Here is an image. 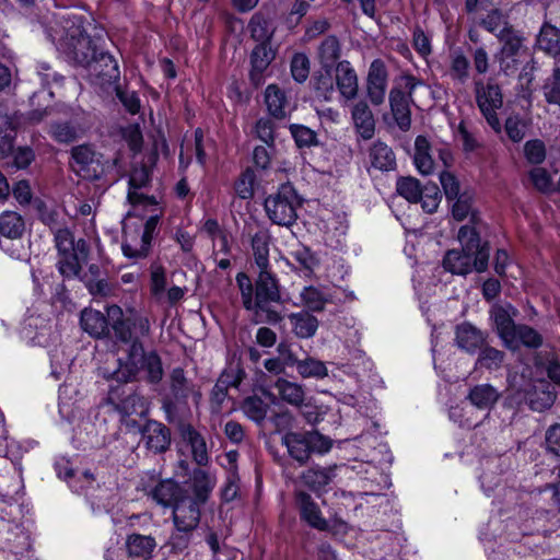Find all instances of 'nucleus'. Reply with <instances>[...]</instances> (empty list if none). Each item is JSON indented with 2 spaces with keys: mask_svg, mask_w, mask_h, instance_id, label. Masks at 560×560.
I'll return each instance as SVG.
<instances>
[{
  "mask_svg": "<svg viewBox=\"0 0 560 560\" xmlns=\"http://www.w3.org/2000/svg\"><path fill=\"white\" fill-rule=\"evenodd\" d=\"M81 16H60L48 31V36L56 44L57 49L69 60L84 67L97 70V65H104L108 69L104 73L108 81L119 77L118 65L110 55L97 54L96 46L84 34Z\"/></svg>",
  "mask_w": 560,
  "mask_h": 560,
  "instance_id": "obj_1",
  "label": "nucleus"
},
{
  "mask_svg": "<svg viewBox=\"0 0 560 560\" xmlns=\"http://www.w3.org/2000/svg\"><path fill=\"white\" fill-rule=\"evenodd\" d=\"M460 249H450L443 258V267L446 271L466 276L472 270L483 272L488 267L489 247L481 244L479 233L474 226L463 225L457 234Z\"/></svg>",
  "mask_w": 560,
  "mask_h": 560,
  "instance_id": "obj_2",
  "label": "nucleus"
},
{
  "mask_svg": "<svg viewBox=\"0 0 560 560\" xmlns=\"http://www.w3.org/2000/svg\"><path fill=\"white\" fill-rule=\"evenodd\" d=\"M168 393L161 400L165 420L172 424H183L190 415L189 399L198 407L202 393L200 386L187 378L180 368L173 369L168 375Z\"/></svg>",
  "mask_w": 560,
  "mask_h": 560,
  "instance_id": "obj_3",
  "label": "nucleus"
},
{
  "mask_svg": "<svg viewBox=\"0 0 560 560\" xmlns=\"http://www.w3.org/2000/svg\"><path fill=\"white\" fill-rule=\"evenodd\" d=\"M118 368L112 371L117 380L125 382L143 377L150 383H159L163 377V368L156 352H125V358H116V352H108Z\"/></svg>",
  "mask_w": 560,
  "mask_h": 560,
  "instance_id": "obj_4",
  "label": "nucleus"
},
{
  "mask_svg": "<svg viewBox=\"0 0 560 560\" xmlns=\"http://www.w3.org/2000/svg\"><path fill=\"white\" fill-rule=\"evenodd\" d=\"M115 336L125 343H130L131 350L145 347L143 338L150 330V322L145 316L131 312L124 318L122 310L118 305H110L106 310Z\"/></svg>",
  "mask_w": 560,
  "mask_h": 560,
  "instance_id": "obj_5",
  "label": "nucleus"
},
{
  "mask_svg": "<svg viewBox=\"0 0 560 560\" xmlns=\"http://www.w3.org/2000/svg\"><path fill=\"white\" fill-rule=\"evenodd\" d=\"M289 455L300 465L308 462L313 453L324 454L330 451L331 440L323 434L311 432H289L282 438Z\"/></svg>",
  "mask_w": 560,
  "mask_h": 560,
  "instance_id": "obj_6",
  "label": "nucleus"
},
{
  "mask_svg": "<svg viewBox=\"0 0 560 560\" xmlns=\"http://www.w3.org/2000/svg\"><path fill=\"white\" fill-rule=\"evenodd\" d=\"M300 205L301 201L294 188L287 184L282 185L276 194L266 198L265 210L273 223L290 226L298 218L296 209Z\"/></svg>",
  "mask_w": 560,
  "mask_h": 560,
  "instance_id": "obj_7",
  "label": "nucleus"
},
{
  "mask_svg": "<svg viewBox=\"0 0 560 560\" xmlns=\"http://www.w3.org/2000/svg\"><path fill=\"white\" fill-rule=\"evenodd\" d=\"M159 215L149 217L142 229L133 228L129 218L124 223L122 253L128 258L139 259L148 256L153 235L158 229Z\"/></svg>",
  "mask_w": 560,
  "mask_h": 560,
  "instance_id": "obj_8",
  "label": "nucleus"
},
{
  "mask_svg": "<svg viewBox=\"0 0 560 560\" xmlns=\"http://www.w3.org/2000/svg\"><path fill=\"white\" fill-rule=\"evenodd\" d=\"M556 398L557 394L551 385L546 381H538L536 383L528 382L520 388L512 386L508 402L510 406L527 404L533 411L541 412L549 409Z\"/></svg>",
  "mask_w": 560,
  "mask_h": 560,
  "instance_id": "obj_9",
  "label": "nucleus"
},
{
  "mask_svg": "<svg viewBox=\"0 0 560 560\" xmlns=\"http://www.w3.org/2000/svg\"><path fill=\"white\" fill-rule=\"evenodd\" d=\"M280 301V292L277 280L268 269L260 270L255 288V314L265 312V319L270 323L280 320L278 312L272 311L270 305Z\"/></svg>",
  "mask_w": 560,
  "mask_h": 560,
  "instance_id": "obj_10",
  "label": "nucleus"
},
{
  "mask_svg": "<svg viewBox=\"0 0 560 560\" xmlns=\"http://www.w3.org/2000/svg\"><path fill=\"white\" fill-rule=\"evenodd\" d=\"M476 102L490 127L495 131H501V124L498 117V109L503 105V96L500 86L493 81L486 84L482 81H476Z\"/></svg>",
  "mask_w": 560,
  "mask_h": 560,
  "instance_id": "obj_11",
  "label": "nucleus"
},
{
  "mask_svg": "<svg viewBox=\"0 0 560 560\" xmlns=\"http://www.w3.org/2000/svg\"><path fill=\"white\" fill-rule=\"evenodd\" d=\"M400 84L406 92L393 89L389 93V105L393 116L401 130H407L411 124L410 102L412 92L422 83L412 75H402Z\"/></svg>",
  "mask_w": 560,
  "mask_h": 560,
  "instance_id": "obj_12",
  "label": "nucleus"
},
{
  "mask_svg": "<svg viewBox=\"0 0 560 560\" xmlns=\"http://www.w3.org/2000/svg\"><path fill=\"white\" fill-rule=\"evenodd\" d=\"M103 156L92 147L83 144L72 149V159L79 166L78 172H84L85 177L100 178L115 165V161H103Z\"/></svg>",
  "mask_w": 560,
  "mask_h": 560,
  "instance_id": "obj_13",
  "label": "nucleus"
},
{
  "mask_svg": "<svg viewBox=\"0 0 560 560\" xmlns=\"http://www.w3.org/2000/svg\"><path fill=\"white\" fill-rule=\"evenodd\" d=\"M499 40L502 43L500 51L495 55V59L500 65L503 73L508 74L514 70L518 63V58L524 52L523 37L514 28L505 31Z\"/></svg>",
  "mask_w": 560,
  "mask_h": 560,
  "instance_id": "obj_14",
  "label": "nucleus"
},
{
  "mask_svg": "<svg viewBox=\"0 0 560 560\" xmlns=\"http://www.w3.org/2000/svg\"><path fill=\"white\" fill-rule=\"evenodd\" d=\"M517 314V310L510 303L494 304L490 310V318L500 338L508 347H512V343L515 342L514 331L517 326L514 324V318Z\"/></svg>",
  "mask_w": 560,
  "mask_h": 560,
  "instance_id": "obj_15",
  "label": "nucleus"
},
{
  "mask_svg": "<svg viewBox=\"0 0 560 560\" xmlns=\"http://www.w3.org/2000/svg\"><path fill=\"white\" fill-rule=\"evenodd\" d=\"M142 442L153 454L165 453L171 446V430L156 420H147L140 429Z\"/></svg>",
  "mask_w": 560,
  "mask_h": 560,
  "instance_id": "obj_16",
  "label": "nucleus"
},
{
  "mask_svg": "<svg viewBox=\"0 0 560 560\" xmlns=\"http://www.w3.org/2000/svg\"><path fill=\"white\" fill-rule=\"evenodd\" d=\"M52 325L50 320L37 315H31L24 320L23 328L21 330V337L30 340L27 343L30 347H49V340L51 339Z\"/></svg>",
  "mask_w": 560,
  "mask_h": 560,
  "instance_id": "obj_17",
  "label": "nucleus"
},
{
  "mask_svg": "<svg viewBox=\"0 0 560 560\" xmlns=\"http://www.w3.org/2000/svg\"><path fill=\"white\" fill-rule=\"evenodd\" d=\"M202 503L184 495L173 506V521L176 528L195 530L200 522V505Z\"/></svg>",
  "mask_w": 560,
  "mask_h": 560,
  "instance_id": "obj_18",
  "label": "nucleus"
},
{
  "mask_svg": "<svg viewBox=\"0 0 560 560\" xmlns=\"http://www.w3.org/2000/svg\"><path fill=\"white\" fill-rule=\"evenodd\" d=\"M387 70L384 62L380 59L372 61L368 78H366V93L368 97L373 105H381L387 91Z\"/></svg>",
  "mask_w": 560,
  "mask_h": 560,
  "instance_id": "obj_19",
  "label": "nucleus"
},
{
  "mask_svg": "<svg viewBox=\"0 0 560 560\" xmlns=\"http://www.w3.org/2000/svg\"><path fill=\"white\" fill-rule=\"evenodd\" d=\"M89 249L84 240L77 241V248L59 253L57 262L59 272L66 278H74L79 275L82 264L88 259Z\"/></svg>",
  "mask_w": 560,
  "mask_h": 560,
  "instance_id": "obj_20",
  "label": "nucleus"
},
{
  "mask_svg": "<svg viewBox=\"0 0 560 560\" xmlns=\"http://www.w3.org/2000/svg\"><path fill=\"white\" fill-rule=\"evenodd\" d=\"M156 547V539L152 535L133 532L125 538V548L130 560H150Z\"/></svg>",
  "mask_w": 560,
  "mask_h": 560,
  "instance_id": "obj_21",
  "label": "nucleus"
},
{
  "mask_svg": "<svg viewBox=\"0 0 560 560\" xmlns=\"http://www.w3.org/2000/svg\"><path fill=\"white\" fill-rule=\"evenodd\" d=\"M336 85L340 97L345 103L357 97L359 92V81L354 69L350 62L341 61L336 68Z\"/></svg>",
  "mask_w": 560,
  "mask_h": 560,
  "instance_id": "obj_22",
  "label": "nucleus"
},
{
  "mask_svg": "<svg viewBox=\"0 0 560 560\" xmlns=\"http://www.w3.org/2000/svg\"><path fill=\"white\" fill-rule=\"evenodd\" d=\"M295 501L303 521H305L311 527L318 530L328 529L327 521L322 516L318 505L313 501L308 493L298 491L295 493Z\"/></svg>",
  "mask_w": 560,
  "mask_h": 560,
  "instance_id": "obj_23",
  "label": "nucleus"
},
{
  "mask_svg": "<svg viewBox=\"0 0 560 560\" xmlns=\"http://www.w3.org/2000/svg\"><path fill=\"white\" fill-rule=\"evenodd\" d=\"M151 498L164 508L174 506L185 493L180 486L172 479L159 481L151 490Z\"/></svg>",
  "mask_w": 560,
  "mask_h": 560,
  "instance_id": "obj_24",
  "label": "nucleus"
},
{
  "mask_svg": "<svg viewBox=\"0 0 560 560\" xmlns=\"http://www.w3.org/2000/svg\"><path fill=\"white\" fill-rule=\"evenodd\" d=\"M351 116L358 133L365 140L371 139L375 132L374 116L364 101H359L351 108Z\"/></svg>",
  "mask_w": 560,
  "mask_h": 560,
  "instance_id": "obj_25",
  "label": "nucleus"
},
{
  "mask_svg": "<svg viewBox=\"0 0 560 560\" xmlns=\"http://www.w3.org/2000/svg\"><path fill=\"white\" fill-rule=\"evenodd\" d=\"M149 183V172L145 167L135 168L129 178L128 200L131 205H150L155 206L156 202L153 198L144 196L139 192V189Z\"/></svg>",
  "mask_w": 560,
  "mask_h": 560,
  "instance_id": "obj_26",
  "label": "nucleus"
},
{
  "mask_svg": "<svg viewBox=\"0 0 560 560\" xmlns=\"http://www.w3.org/2000/svg\"><path fill=\"white\" fill-rule=\"evenodd\" d=\"M455 340L462 350L481 349L486 346L485 334L469 323H464L456 328Z\"/></svg>",
  "mask_w": 560,
  "mask_h": 560,
  "instance_id": "obj_27",
  "label": "nucleus"
},
{
  "mask_svg": "<svg viewBox=\"0 0 560 560\" xmlns=\"http://www.w3.org/2000/svg\"><path fill=\"white\" fill-rule=\"evenodd\" d=\"M81 327L84 331L95 338H101L108 332V317L106 318L103 313L92 308H85L81 312Z\"/></svg>",
  "mask_w": 560,
  "mask_h": 560,
  "instance_id": "obj_28",
  "label": "nucleus"
},
{
  "mask_svg": "<svg viewBox=\"0 0 560 560\" xmlns=\"http://www.w3.org/2000/svg\"><path fill=\"white\" fill-rule=\"evenodd\" d=\"M415 156L413 162L417 170L423 175H430L435 170V160L432 155V147L428 139L423 136H418L415 141Z\"/></svg>",
  "mask_w": 560,
  "mask_h": 560,
  "instance_id": "obj_29",
  "label": "nucleus"
},
{
  "mask_svg": "<svg viewBox=\"0 0 560 560\" xmlns=\"http://www.w3.org/2000/svg\"><path fill=\"white\" fill-rule=\"evenodd\" d=\"M500 398V393L490 384H479L470 388L467 399L480 410H490Z\"/></svg>",
  "mask_w": 560,
  "mask_h": 560,
  "instance_id": "obj_30",
  "label": "nucleus"
},
{
  "mask_svg": "<svg viewBox=\"0 0 560 560\" xmlns=\"http://www.w3.org/2000/svg\"><path fill=\"white\" fill-rule=\"evenodd\" d=\"M214 486L215 478L207 470L197 468L192 471L190 488L195 494L194 500L206 503Z\"/></svg>",
  "mask_w": 560,
  "mask_h": 560,
  "instance_id": "obj_31",
  "label": "nucleus"
},
{
  "mask_svg": "<svg viewBox=\"0 0 560 560\" xmlns=\"http://www.w3.org/2000/svg\"><path fill=\"white\" fill-rule=\"evenodd\" d=\"M182 425V436L190 445L192 458L199 466H205L208 463V452L205 439L196 431L190 424Z\"/></svg>",
  "mask_w": 560,
  "mask_h": 560,
  "instance_id": "obj_32",
  "label": "nucleus"
},
{
  "mask_svg": "<svg viewBox=\"0 0 560 560\" xmlns=\"http://www.w3.org/2000/svg\"><path fill=\"white\" fill-rule=\"evenodd\" d=\"M537 44L546 54L552 57L560 56V22L559 25L546 22L540 30Z\"/></svg>",
  "mask_w": 560,
  "mask_h": 560,
  "instance_id": "obj_33",
  "label": "nucleus"
},
{
  "mask_svg": "<svg viewBox=\"0 0 560 560\" xmlns=\"http://www.w3.org/2000/svg\"><path fill=\"white\" fill-rule=\"evenodd\" d=\"M252 72L250 78L255 84L261 83V74L267 69L275 54L268 44H258L252 52Z\"/></svg>",
  "mask_w": 560,
  "mask_h": 560,
  "instance_id": "obj_34",
  "label": "nucleus"
},
{
  "mask_svg": "<svg viewBox=\"0 0 560 560\" xmlns=\"http://www.w3.org/2000/svg\"><path fill=\"white\" fill-rule=\"evenodd\" d=\"M289 320L294 335L299 338H311L318 328V319L305 311L291 314Z\"/></svg>",
  "mask_w": 560,
  "mask_h": 560,
  "instance_id": "obj_35",
  "label": "nucleus"
},
{
  "mask_svg": "<svg viewBox=\"0 0 560 560\" xmlns=\"http://www.w3.org/2000/svg\"><path fill=\"white\" fill-rule=\"evenodd\" d=\"M452 201V215L457 221H463L466 218L470 219V222L478 224L479 214L472 208L474 196L469 191H463L460 196L455 197Z\"/></svg>",
  "mask_w": 560,
  "mask_h": 560,
  "instance_id": "obj_36",
  "label": "nucleus"
},
{
  "mask_svg": "<svg viewBox=\"0 0 560 560\" xmlns=\"http://www.w3.org/2000/svg\"><path fill=\"white\" fill-rule=\"evenodd\" d=\"M108 402L113 404L115 410H117L124 418H129L131 415L145 416L148 412V406L144 397L136 393L127 395L117 404H114L112 398H108Z\"/></svg>",
  "mask_w": 560,
  "mask_h": 560,
  "instance_id": "obj_37",
  "label": "nucleus"
},
{
  "mask_svg": "<svg viewBox=\"0 0 560 560\" xmlns=\"http://www.w3.org/2000/svg\"><path fill=\"white\" fill-rule=\"evenodd\" d=\"M271 236L267 231H258L252 240L255 262L259 270L269 268V249Z\"/></svg>",
  "mask_w": 560,
  "mask_h": 560,
  "instance_id": "obj_38",
  "label": "nucleus"
},
{
  "mask_svg": "<svg viewBox=\"0 0 560 560\" xmlns=\"http://www.w3.org/2000/svg\"><path fill=\"white\" fill-rule=\"evenodd\" d=\"M335 477V467H312L301 475L303 482L313 491L325 488Z\"/></svg>",
  "mask_w": 560,
  "mask_h": 560,
  "instance_id": "obj_39",
  "label": "nucleus"
},
{
  "mask_svg": "<svg viewBox=\"0 0 560 560\" xmlns=\"http://www.w3.org/2000/svg\"><path fill=\"white\" fill-rule=\"evenodd\" d=\"M24 220L15 211H4L0 214V234L4 237L15 240L24 232Z\"/></svg>",
  "mask_w": 560,
  "mask_h": 560,
  "instance_id": "obj_40",
  "label": "nucleus"
},
{
  "mask_svg": "<svg viewBox=\"0 0 560 560\" xmlns=\"http://www.w3.org/2000/svg\"><path fill=\"white\" fill-rule=\"evenodd\" d=\"M275 388L277 389L281 399L285 402L296 407L303 405L305 399V392L301 385L284 378H279L275 383Z\"/></svg>",
  "mask_w": 560,
  "mask_h": 560,
  "instance_id": "obj_41",
  "label": "nucleus"
},
{
  "mask_svg": "<svg viewBox=\"0 0 560 560\" xmlns=\"http://www.w3.org/2000/svg\"><path fill=\"white\" fill-rule=\"evenodd\" d=\"M372 165L381 171H389L395 166V154L384 142H375L370 150Z\"/></svg>",
  "mask_w": 560,
  "mask_h": 560,
  "instance_id": "obj_42",
  "label": "nucleus"
},
{
  "mask_svg": "<svg viewBox=\"0 0 560 560\" xmlns=\"http://www.w3.org/2000/svg\"><path fill=\"white\" fill-rule=\"evenodd\" d=\"M448 75L460 84L466 83L469 79V60L460 49L450 54Z\"/></svg>",
  "mask_w": 560,
  "mask_h": 560,
  "instance_id": "obj_43",
  "label": "nucleus"
},
{
  "mask_svg": "<svg viewBox=\"0 0 560 560\" xmlns=\"http://www.w3.org/2000/svg\"><path fill=\"white\" fill-rule=\"evenodd\" d=\"M267 109L276 118L285 116L287 100L284 93L277 85H268L265 91Z\"/></svg>",
  "mask_w": 560,
  "mask_h": 560,
  "instance_id": "obj_44",
  "label": "nucleus"
},
{
  "mask_svg": "<svg viewBox=\"0 0 560 560\" xmlns=\"http://www.w3.org/2000/svg\"><path fill=\"white\" fill-rule=\"evenodd\" d=\"M166 284L165 269L160 265H152L150 268V293L155 303L164 302Z\"/></svg>",
  "mask_w": 560,
  "mask_h": 560,
  "instance_id": "obj_45",
  "label": "nucleus"
},
{
  "mask_svg": "<svg viewBox=\"0 0 560 560\" xmlns=\"http://www.w3.org/2000/svg\"><path fill=\"white\" fill-rule=\"evenodd\" d=\"M318 58L322 66L326 69L331 68L340 58V45L336 37H326L319 48Z\"/></svg>",
  "mask_w": 560,
  "mask_h": 560,
  "instance_id": "obj_46",
  "label": "nucleus"
},
{
  "mask_svg": "<svg viewBox=\"0 0 560 560\" xmlns=\"http://www.w3.org/2000/svg\"><path fill=\"white\" fill-rule=\"evenodd\" d=\"M301 304L313 312H320L328 302L326 294L315 287H304L300 292Z\"/></svg>",
  "mask_w": 560,
  "mask_h": 560,
  "instance_id": "obj_47",
  "label": "nucleus"
},
{
  "mask_svg": "<svg viewBox=\"0 0 560 560\" xmlns=\"http://www.w3.org/2000/svg\"><path fill=\"white\" fill-rule=\"evenodd\" d=\"M242 409L249 419L260 424L266 419L269 405L258 396H250L243 401Z\"/></svg>",
  "mask_w": 560,
  "mask_h": 560,
  "instance_id": "obj_48",
  "label": "nucleus"
},
{
  "mask_svg": "<svg viewBox=\"0 0 560 560\" xmlns=\"http://www.w3.org/2000/svg\"><path fill=\"white\" fill-rule=\"evenodd\" d=\"M515 342L512 346H524L527 348H539L542 346V337L534 328L526 325H517Z\"/></svg>",
  "mask_w": 560,
  "mask_h": 560,
  "instance_id": "obj_49",
  "label": "nucleus"
},
{
  "mask_svg": "<svg viewBox=\"0 0 560 560\" xmlns=\"http://www.w3.org/2000/svg\"><path fill=\"white\" fill-rule=\"evenodd\" d=\"M528 177L533 186L540 192H551L555 190V184L548 170L541 166H535L528 172Z\"/></svg>",
  "mask_w": 560,
  "mask_h": 560,
  "instance_id": "obj_50",
  "label": "nucleus"
},
{
  "mask_svg": "<svg viewBox=\"0 0 560 560\" xmlns=\"http://www.w3.org/2000/svg\"><path fill=\"white\" fill-rule=\"evenodd\" d=\"M485 28L494 34L498 38L513 27L509 24L506 18L498 10L491 11L482 21Z\"/></svg>",
  "mask_w": 560,
  "mask_h": 560,
  "instance_id": "obj_51",
  "label": "nucleus"
},
{
  "mask_svg": "<svg viewBox=\"0 0 560 560\" xmlns=\"http://www.w3.org/2000/svg\"><path fill=\"white\" fill-rule=\"evenodd\" d=\"M523 153L528 164L539 165L546 160V145L539 139H533L525 142Z\"/></svg>",
  "mask_w": 560,
  "mask_h": 560,
  "instance_id": "obj_52",
  "label": "nucleus"
},
{
  "mask_svg": "<svg viewBox=\"0 0 560 560\" xmlns=\"http://www.w3.org/2000/svg\"><path fill=\"white\" fill-rule=\"evenodd\" d=\"M422 189L419 180L413 177H404L397 182V192L409 202H419Z\"/></svg>",
  "mask_w": 560,
  "mask_h": 560,
  "instance_id": "obj_53",
  "label": "nucleus"
},
{
  "mask_svg": "<svg viewBox=\"0 0 560 560\" xmlns=\"http://www.w3.org/2000/svg\"><path fill=\"white\" fill-rule=\"evenodd\" d=\"M296 369L303 377L322 378L327 375V368L322 361L308 358L296 362Z\"/></svg>",
  "mask_w": 560,
  "mask_h": 560,
  "instance_id": "obj_54",
  "label": "nucleus"
},
{
  "mask_svg": "<svg viewBox=\"0 0 560 560\" xmlns=\"http://www.w3.org/2000/svg\"><path fill=\"white\" fill-rule=\"evenodd\" d=\"M249 28L252 36L259 44H267L266 42L270 38L272 31L268 21L260 14H255L250 22Z\"/></svg>",
  "mask_w": 560,
  "mask_h": 560,
  "instance_id": "obj_55",
  "label": "nucleus"
},
{
  "mask_svg": "<svg viewBox=\"0 0 560 560\" xmlns=\"http://www.w3.org/2000/svg\"><path fill=\"white\" fill-rule=\"evenodd\" d=\"M545 98L550 104L560 105V69L556 67L542 86Z\"/></svg>",
  "mask_w": 560,
  "mask_h": 560,
  "instance_id": "obj_56",
  "label": "nucleus"
},
{
  "mask_svg": "<svg viewBox=\"0 0 560 560\" xmlns=\"http://www.w3.org/2000/svg\"><path fill=\"white\" fill-rule=\"evenodd\" d=\"M421 201L422 209L428 213H433L440 202H441V194L436 185H427L423 187L421 191V196L419 198Z\"/></svg>",
  "mask_w": 560,
  "mask_h": 560,
  "instance_id": "obj_57",
  "label": "nucleus"
},
{
  "mask_svg": "<svg viewBox=\"0 0 560 560\" xmlns=\"http://www.w3.org/2000/svg\"><path fill=\"white\" fill-rule=\"evenodd\" d=\"M236 283L242 295V302L244 307L248 311H254L255 299L253 298L254 289L250 279L246 273L238 272L236 275Z\"/></svg>",
  "mask_w": 560,
  "mask_h": 560,
  "instance_id": "obj_58",
  "label": "nucleus"
},
{
  "mask_svg": "<svg viewBox=\"0 0 560 560\" xmlns=\"http://www.w3.org/2000/svg\"><path fill=\"white\" fill-rule=\"evenodd\" d=\"M255 174L252 170H246L235 182L234 189L242 199H249L254 195Z\"/></svg>",
  "mask_w": 560,
  "mask_h": 560,
  "instance_id": "obj_59",
  "label": "nucleus"
},
{
  "mask_svg": "<svg viewBox=\"0 0 560 560\" xmlns=\"http://www.w3.org/2000/svg\"><path fill=\"white\" fill-rule=\"evenodd\" d=\"M504 129L513 142H520L525 137L526 122L518 115H512L505 120Z\"/></svg>",
  "mask_w": 560,
  "mask_h": 560,
  "instance_id": "obj_60",
  "label": "nucleus"
},
{
  "mask_svg": "<svg viewBox=\"0 0 560 560\" xmlns=\"http://www.w3.org/2000/svg\"><path fill=\"white\" fill-rule=\"evenodd\" d=\"M291 73L295 81L302 83L310 74V60L304 54H295L291 60Z\"/></svg>",
  "mask_w": 560,
  "mask_h": 560,
  "instance_id": "obj_61",
  "label": "nucleus"
},
{
  "mask_svg": "<svg viewBox=\"0 0 560 560\" xmlns=\"http://www.w3.org/2000/svg\"><path fill=\"white\" fill-rule=\"evenodd\" d=\"M544 445L547 453L560 457V423H555L546 430Z\"/></svg>",
  "mask_w": 560,
  "mask_h": 560,
  "instance_id": "obj_62",
  "label": "nucleus"
},
{
  "mask_svg": "<svg viewBox=\"0 0 560 560\" xmlns=\"http://www.w3.org/2000/svg\"><path fill=\"white\" fill-rule=\"evenodd\" d=\"M194 530H184L182 528H176L170 536L167 545L171 547L173 552H183L186 550L190 542V536Z\"/></svg>",
  "mask_w": 560,
  "mask_h": 560,
  "instance_id": "obj_63",
  "label": "nucleus"
},
{
  "mask_svg": "<svg viewBox=\"0 0 560 560\" xmlns=\"http://www.w3.org/2000/svg\"><path fill=\"white\" fill-rule=\"evenodd\" d=\"M291 133L299 147H311L316 142V133L305 126H291Z\"/></svg>",
  "mask_w": 560,
  "mask_h": 560,
  "instance_id": "obj_64",
  "label": "nucleus"
}]
</instances>
